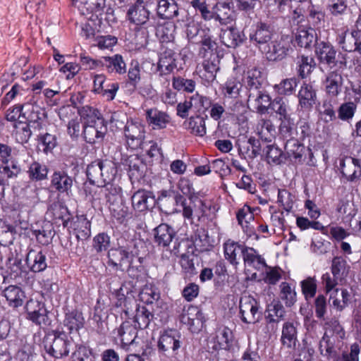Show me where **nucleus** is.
<instances>
[{
    "label": "nucleus",
    "mask_w": 361,
    "mask_h": 361,
    "mask_svg": "<svg viewBox=\"0 0 361 361\" xmlns=\"http://www.w3.org/2000/svg\"><path fill=\"white\" fill-rule=\"evenodd\" d=\"M247 102L253 103L256 109L259 113H264L272 104L271 97L267 94L263 93L259 90L256 92H250L248 94Z\"/></svg>",
    "instance_id": "obj_38"
},
{
    "label": "nucleus",
    "mask_w": 361,
    "mask_h": 361,
    "mask_svg": "<svg viewBox=\"0 0 361 361\" xmlns=\"http://www.w3.org/2000/svg\"><path fill=\"white\" fill-rule=\"evenodd\" d=\"M221 42L227 47L235 48L245 40V35L238 29L230 27L222 29L220 33Z\"/></svg>",
    "instance_id": "obj_32"
},
{
    "label": "nucleus",
    "mask_w": 361,
    "mask_h": 361,
    "mask_svg": "<svg viewBox=\"0 0 361 361\" xmlns=\"http://www.w3.org/2000/svg\"><path fill=\"white\" fill-rule=\"evenodd\" d=\"M283 137L286 140L284 145L286 154L295 162H301L305 152V147L300 143L301 140L290 136Z\"/></svg>",
    "instance_id": "obj_33"
},
{
    "label": "nucleus",
    "mask_w": 361,
    "mask_h": 361,
    "mask_svg": "<svg viewBox=\"0 0 361 361\" xmlns=\"http://www.w3.org/2000/svg\"><path fill=\"white\" fill-rule=\"evenodd\" d=\"M100 63L109 73L123 75L127 72L126 64L123 56L120 54L104 56L102 58Z\"/></svg>",
    "instance_id": "obj_31"
},
{
    "label": "nucleus",
    "mask_w": 361,
    "mask_h": 361,
    "mask_svg": "<svg viewBox=\"0 0 361 361\" xmlns=\"http://www.w3.org/2000/svg\"><path fill=\"white\" fill-rule=\"evenodd\" d=\"M312 130L311 124L306 119H300L295 127L294 121L293 120V124H290V128L288 132L280 134L282 137H294L298 140L303 141L306 138H310L312 135Z\"/></svg>",
    "instance_id": "obj_23"
},
{
    "label": "nucleus",
    "mask_w": 361,
    "mask_h": 361,
    "mask_svg": "<svg viewBox=\"0 0 361 361\" xmlns=\"http://www.w3.org/2000/svg\"><path fill=\"white\" fill-rule=\"evenodd\" d=\"M101 183H111L117 173L116 164L108 159L101 160Z\"/></svg>",
    "instance_id": "obj_48"
},
{
    "label": "nucleus",
    "mask_w": 361,
    "mask_h": 361,
    "mask_svg": "<svg viewBox=\"0 0 361 361\" xmlns=\"http://www.w3.org/2000/svg\"><path fill=\"white\" fill-rule=\"evenodd\" d=\"M27 319L39 326L50 325L51 320L48 316L44 303L37 300H30L25 305Z\"/></svg>",
    "instance_id": "obj_6"
},
{
    "label": "nucleus",
    "mask_w": 361,
    "mask_h": 361,
    "mask_svg": "<svg viewBox=\"0 0 361 361\" xmlns=\"http://www.w3.org/2000/svg\"><path fill=\"white\" fill-rule=\"evenodd\" d=\"M212 20L218 22L221 25H226L234 20V11L227 2H218L213 6Z\"/></svg>",
    "instance_id": "obj_27"
},
{
    "label": "nucleus",
    "mask_w": 361,
    "mask_h": 361,
    "mask_svg": "<svg viewBox=\"0 0 361 361\" xmlns=\"http://www.w3.org/2000/svg\"><path fill=\"white\" fill-rule=\"evenodd\" d=\"M157 14L164 19H170L178 14V6L174 1L160 0L157 5Z\"/></svg>",
    "instance_id": "obj_42"
},
{
    "label": "nucleus",
    "mask_w": 361,
    "mask_h": 361,
    "mask_svg": "<svg viewBox=\"0 0 361 361\" xmlns=\"http://www.w3.org/2000/svg\"><path fill=\"white\" fill-rule=\"evenodd\" d=\"M146 115L147 122L152 126L154 129L164 128L169 122V116L157 109H148Z\"/></svg>",
    "instance_id": "obj_39"
},
{
    "label": "nucleus",
    "mask_w": 361,
    "mask_h": 361,
    "mask_svg": "<svg viewBox=\"0 0 361 361\" xmlns=\"http://www.w3.org/2000/svg\"><path fill=\"white\" fill-rule=\"evenodd\" d=\"M48 172L49 169L46 164L36 161L30 164L27 170L30 179L35 181L47 180Z\"/></svg>",
    "instance_id": "obj_46"
},
{
    "label": "nucleus",
    "mask_w": 361,
    "mask_h": 361,
    "mask_svg": "<svg viewBox=\"0 0 361 361\" xmlns=\"http://www.w3.org/2000/svg\"><path fill=\"white\" fill-rule=\"evenodd\" d=\"M243 258L245 265L252 267L257 270L267 267L265 259L253 247L246 246Z\"/></svg>",
    "instance_id": "obj_35"
},
{
    "label": "nucleus",
    "mask_w": 361,
    "mask_h": 361,
    "mask_svg": "<svg viewBox=\"0 0 361 361\" xmlns=\"http://www.w3.org/2000/svg\"><path fill=\"white\" fill-rule=\"evenodd\" d=\"M78 240H86L91 236V223L85 215L76 216L73 226Z\"/></svg>",
    "instance_id": "obj_34"
},
{
    "label": "nucleus",
    "mask_w": 361,
    "mask_h": 361,
    "mask_svg": "<svg viewBox=\"0 0 361 361\" xmlns=\"http://www.w3.org/2000/svg\"><path fill=\"white\" fill-rule=\"evenodd\" d=\"M180 335L178 330L166 329L160 336L158 341V349L169 357H176L180 348Z\"/></svg>",
    "instance_id": "obj_4"
},
{
    "label": "nucleus",
    "mask_w": 361,
    "mask_h": 361,
    "mask_svg": "<svg viewBox=\"0 0 361 361\" xmlns=\"http://www.w3.org/2000/svg\"><path fill=\"white\" fill-rule=\"evenodd\" d=\"M182 192L185 196L184 201H182L183 215L192 224V213L193 212L197 213L198 210L202 209L203 202L194 192L192 188L189 184L185 188H182Z\"/></svg>",
    "instance_id": "obj_9"
},
{
    "label": "nucleus",
    "mask_w": 361,
    "mask_h": 361,
    "mask_svg": "<svg viewBox=\"0 0 361 361\" xmlns=\"http://www.w3.org/2000/svg\"><path fill=\"white\" fill-rule=\"evenodd\" d=\"M111 214L119 224H123L131 217V213L123 200L115 202L109 206Z\"/></svg>",
    "instance_id": "obj_45"
},
{
    "label": "nucleus",
    "mask_w": 361,
    "mask_h": 361,
    "mask_svg": "<svg viewBox=\"0 0 361 361\" xmlns=\"http://www.w3.org/2000/svg\"><path fill=\"white\" fill-rule=\"evenodd\" d=\"M237 145L239 154L243 158L252 159L261 154L260 141L254 137H250L247 140H239Z\"/></svg>",
    "instance_id": "obj_24"
},
{
    "label": "nucleus",
    "mask_w": 361,
    "mask_h": 361,
    "mask_svg": "<svg viewBox=\"0 0 361 361\" xmlns=\"http://www.w3.org/2000/svg\"><path fill=\"white\" fill-rule=\"evenodd\" d=\"M190 4L196 11L200 12L204 21H211L213 16V7L209 9L206 0H191Z\"/></svg>",
    "instance_id": "obj_62"
},
{
    "label": "nucleus",
    "mask_w": 361,
    "mask_h": 361,
    "mask_svg": "<svg viewBox=\"0 0 361 361\" xmlns=\"http://www.w3.org/2000/svg\"><path fill=\"white\" fill-rule=\"evenodd\" d=\"M47 215L53 220H61L63 227L68 226L69 220V213L68 208L61 202H54L48 208Z\"/></svg>",
    "instance_id": "obj_36"
},
{
    "label": "nucleus",
    "mask_w": 361,
    "mask_h": 361,
    "mask_svg": "<svg viewBox=\"0 0 361 361\" xmlns=\"http://www.w3.org/2000/svg\"><path fill=\"white\" fill-rule=\"evenodd\" d=\"M124 133L127 145L130 149H137L143 145L145 128L140 123L128 121L125 125Z\"/></svg>",
    "instance_id": "obj_12"
},
{
    "label": "nucleus",
    "mask_w": 361,
    "mask_h": 361,
    "mask_svg": "<svg viewBox=\"0 0 361 361\" xmlns=\"http://www.w3.org/2000/svg\"><path fill=\"white\" fill-rule=\"evenodd\" d=\"M341 173L348 181L353 182L361 176L360 160L353 157L344 158L340 164Z\"/></svg>",
    "instance_id": "obj_26"
},
{
    "label": "nucleus",
    "mask_w": 361,
    "mask_h": 361,
    "mask_svg": "<svg viewBox=\"0 0 361 361\" xmlns=\"http://www.w3.org/2000/svg\"><path fill=\"white\" fill-rule=\"evenodd\" d=\"M249 39L269 61L282 60L288 55L290 48L289 42L283 37H279L273 26L264 22L257 23Z\"/></svg>",
    "instance_id": "obj_1"
},
{
    "label": "nucleus",
    "mask_w": 361,
    "mask_h": 361,
    "mask_svg": "<svg viewBox=\"0 0 361 361\" xmlns=\"http://www.w3.org/2000/svg\"><path fill=\"white\" fill-rule=\"evenodd\" d=\"M145 245L141 240H135L130 243L128 249L123 247L111 250L108 252V264L116 270L124 271L126 259L130 258L137 259L141 256L142 251H145Z\"/></svg>",
    "instance_id": "obj_3"
},
{
    "label": "nucleus",
    "mask_w": 361,
    "mask_h": 361,
    "mask_svg": "<svg viewBox=\"0 0 361 361\" xmlns=\"http://www.w3.org/2000/svg\"><path fill=\"white\" fill-rule=\"evenodd\" d=\"M102 192L104 194L106 202L111 204L122 200L121 192V188L117 185L110 183H104Z\"/></svg>",
    "instance_id": "obj_58"
},
{
    "label": "nucleus",
    "mask_w": 361,
    "mask_h": 361,
    "mask_svg": "<svg viewBox=\"0 0 361 361\" xmlns=\"http://www.w3.org/2000/svg\"><path fill=\"white\" fill-rule=\"evenodd\" d=\"M156 35L160 38L163 42H173L175 39L176 25L174 23L169 21L164 25H155Z\"/></svg>",
    "instance_id": "obj_43"
},
{
    "label": "nucleus",
    "mask_w": 361,
    "mask_h": 361,
    "mask_svg": "<svg viewBox=\"0 0 361 361\" xmlns=\"http://www.w3.org/2000/svg\"><path fill=\"white\" fill-rule=\"evenodd\" d=\"M153 317L154 315L146 307L140 305L137 307L134 319L135 322L137 324L140 329H144L147 328Z\"/></svg>",
    "instance_id": "obj_55"
},
{
    "label": "nucleus",
    "mask_w": 361,
    "mask_h": 361,
    "mask_svg": "<svg viewBox=\"0 0 361 361\" xmlns=\"http://www.w3.org/2000/svg\"><path fill=\"white\" fill-rule=\"evenodd\" d=\"M106 0H74L73 5L81 15H91L89 19L93 20V17L98 18L104 13L106 7Z\"/></svg>",
    "instance_id": "obj_13"
},
{
    "label": "nucleus",
    "mask_w": 361,
    "mask_h": 361,
    "mask_svg": "<svg viewBox=\"0 0 361 361\" xmlns=\"http://www.w3.org/2000/svg\"><path fill=\"white\" fill-rule=\"evenodd\" d=\"M4 294L10 305L17 307L23 304V292L16 286H9L4 291Z\"/></svg>",
    "instance_id": "obj_52"
},
{
    "label": "nucleus",
    "mask_w": 361,
    "mask_h": 361,
    "mask_svg": "<svg viewBox=\"0 0 361 361\" xmlns=\"http://www.w3.org/2000/svg\"><path fill=\"white\" fill-rule=\"evenodd\" d=\"M25 262L29 269L34 273L43 271L47 267L46 254L39 247L29 249Z\"/></svg>",
    "instance_id": "obj_20"
},
{
    "label": "nucleus",
    "mask_w": 361,
    "mask_h": 361,
    "mask_svg": "<svg viewBox=\"0 0 361 361\" xmlns=\"http://www.w3.org/2000/svg\"><path fill=\"white\" fill-rule=\"evenodd\" d=\"M219 63L218 55L212 54L207 59L202 62V70H200L201 78L209 83L213 82L219 70Z\"/></svg>",
    "instance_id": "obj_29"
},
{
    "label": "nucleus",
    "mask_w": 361,
    "mask_h": 361,
    "mask_svg": "<svg viewBox=\"0 0 361 361\" xmlns=\"http://www.w3.org/2000/svg\"><path fill=\"white\" fill-rule=\"evenodd\" d=\"M121 348L126 350H136L140 341L137 338V327L129 322H123L118 329Z\"/></svg>",
    "instance_id": "obj_10"
},
{
    "label": "nucleus",
    "mask_w": 361,
    "mask_h": 361,
    "mask_svg": "<svg viewBox=\"0 0 361 361\" xmlns=\"http://www.w3.org/2000/svg\"><path fill=\"white\" fill-rule=\"evenodd\" d=\"M46 114L35 103L26 102L24 104L23 118H25L27 123L32 128L40 130L44 125Z\"/></svg>",
    "instance_id": "obj_14"
},
{
    "label": "nucleus",
    "mask_w": 361,
    "mask_h": 361,
    "mask_svg": "<svg viewBox=\"0 0 361 361\" xmlns=\"http://www.w3.org/2000/svg\"><path fill=\"white\" fill-rule=\"evenodd\" d=\"M183 126L192 134L203 136L206 133L205 122L200 116H191L184 121Z\"/></svg>",
    "instance_id": "obj_47"
},
{
    "label": "nucleus",
    "mask_w": 361,
    "mask_h": 361,
    "mask_svg": "<svg viewBox=\"0 0 361 361\" xmlns=\"http://www.w3.org/2000/svg\"><path fill=\"white\" fill-rule=\"evenodd\" d=\"M16 129V140L20 143L27 142L31 137L32 132L30 130V126L26 122L19 121L18 123L13 124Z\"/></svg>",
    "instance_id": "obj_61"
},
{
    "label": "nucleus",
    "mask_w": 361,
    "mask_h": 361,
    "mask_svg": "<svg viewBox=\"0 0 361 361\" xmlns=\"http://www.w3.org/2000/svg\"><path fill=\"white\" fill-rule=\"evenodd\" d=\"M298 73L302 78H306L315 66L312 57L301 56L298 58Z\"/></svg>",
    "instance_id": "obj_64"
},
{
    "label": "nucleus",
    "mask_w": 361,
    "mask_h": 361,
    "mask_svg": "<svg viewBox=\"0 0 361 361\" xmlns=\"http://www.w3.org/2000/svg\"><path fill=\"white\" fill-rule=\"evenodd\" d=\"M259 302L250 295H245L240 300V317L243 323L255 324L259 320Z\"/></svg>",
    "instance_id": "obj_5"
},
{
    "label": "nucleus",
    "mask_w": 361,
    "mask_h": 361,
    "mask_svg": "<svg viewBox=\"0 0 361 361\" xmlns=\"http://www.w3.org/2000/svg\"><path fill=\"white\" fill-rule=\"evenodd\" d=\"M21 169L18 163L13 160L7 161V163L1 162L0 164V174L1 175V178L4 179V178H15L18 176V175L20 173Z\"/></svg>",
    "instance_id": "obj_59"
},
{
    "label": "nucleus",
    "mask_w": 361,
    "mask_h": 361,
    "mask_svg": "<svg viewBox=\"0 0 361 361\" xmlns=\"http://www.w3.org/2000/svg\"><path fill=\"white\" fill-rule=\"evenodd\" d=\"M132 206L138 212L152 209L156 204L155 197L152 192L139 190L131 197Z\"/></svg>",
    "instance_id": "obj_19"
},
{
    "label": "nucleus",
    "mask_w": 361,
    "mask_h": 361,
    "mask_svg": "<svg viewBox=\"0 0 361 361\" xmlns=\"http://www.w3.org/2000/svg\"><path fill=\"white\" fill-rule=\"evenodd\" d=\"M319 115L320 119L324 123L334 121L337 118L335 106L331 99L324 100L322 108L319 111Z\"/></svg>",
    "instance_id": "obj_56"
},
{
    "label": "nucleus",
    "mask_w": 361,
    "mask_h": 361,
    "mask_svg": "<svg viewBox=\"0 0 361 361\" xmlns=\"http://www.w3.org/2000/svg\"><path fill=\"white\" fill-rule=\"evenodd\" d=\"M63 324L70 332L77 331L83 326L84 318L81 312L73 310L66 314Z\"/></svg>",
    "instance_id": "obj_49"
},
{
    "label": "nucleus",
    "mask_w": 361,
    "mask_h": 361,
    "mask_svg": "<svg viewBox=\"0 0 361 361\" xmlns=\"http://www.w3.org/2000/svg\"><path fill=\"white\" fill-rule=\"evenodd\" d=\"M281 341L283 345L288 348H294L298 342L297 330L293 322H285L282 328Z\"/></svg>",
    "instance_id": "obj_37"
},
{
    "label": "nucleus",
    "mask_w": 361,
    "mask_h": 361,
    "mask_svg": "<svg viewBox=\"0 0 361 361\" xmlns=\"http://www.w3.org/2000/svg\"><path fill=\"white\" fill-rule=\"evenodd\" d=\"M320 354L331 361H360V346L357 343L351 344L346 350L338 353L335 347V340L326 332L319 341Z\"/></svg>",
    "instance_id": "obj_2"
},
{
    "label": "nucleus",
    "mask_w": 361,
    "mask_h": 361,
    "mask_svg": "<svg viewBox=\"0 0 361 361\" xmlns=\"http://www.w3.org/2000/svg\"><path fill=\"white\" fill-rule=\"evenodd\" d=\"M295 40L299 47L305 49L316 47L318 43L315 30L308 25H298L295 33Z\"/></svg>",
    "instance_id": "obj_21"
},
{
    "label": "nucleus",
    "mask_w": 361,
    "mask_h": 361,
    "mask_svg": "<svg viewBox=\"0 0 361 361\" xmlns=\"http://www.w3.org/2000/svg\"><path fill=\"white\" fill-rule=\"evenodd\" d=\"M130 23L137 25H146V28L154 27L155 19L149 18V11L145 8L143 0H137L127 13Z\"/></svg>",
    "instance_id": "obj_7"
},
{
    "label": "nucleus",
    "mask_w": 361,
    "mask_h": 361,
    "mask_svg": "<svg viewBox=\"0 0 361 361\" xmlns=\"http://www.w3.org/2000/svg\"><path fill=\"white\" fill-rule=\"evenodd\" d=\"M315 52L321 63L330 68H335L336 50L331 43L324 41L317 43Z\"/></svg>",
    "instance_id": "obj_25"
},
{
    "label": "nucleus",
    "mask_w": 361,
    "mask_h": 361,
    "mask_svg": "<svg viewBox=\"0 0 361 361\" xmlns=\"http://www.w3.org/2000/svg\"><path fill=\"white\" fill-rule=\"evenodd\" d=\"M106 133L105 121H97L96 123L83 125L82 135L87 143L99 144L103 141Z\"/></svg>",
    "instance_id": "obj_18"
},
{
    "label": "nucleus",
    "mask_w": 361,
    "mask_h": 361,
    "mask_svg": "<svg viewBox=\"0 0 361 361\" xmlns=\"http://www.w3.org/2000/svg\"><path fill=\"white\" fill-rule=\"evenodd\" d=\"M144 257H139L137 259L130 258L126 259L125 270L128 276L133 279H137L143 271L142 264L143 263Z\"/></svg>",
    "instance_id": "obj_57"
},
{
    "label": "nucleus",
    "mask_w": 361,
    "mask_h": 361,
    "mask_svg": "<svg viewBox=\"0 0 361 361\" xmlns=\"http://www.w3.org/2000/svg\"><path fill=\"white\" fill-rule=\"evenodd\" d=\"M80 119L83 121V125L96 123L97 121H104L99 110L88 105L78 109Z\"/></svg>",
    "instance_id": "obj_40"
},
{
    "label": "nucleus",
    "mask_w": 361,
    "mask_h": 361,
    "mask_svg": "<svg viewBox=\"0 0 361 361\" xmlns=\"http://www.w3.org/2000/svg\"><path fill=\"white\" fill-rule=\"evenodd\" d=\"M357 110V103L348 102L342 104L338 109V118L343 121L349 122L351 121Z\"/></svg>",
    "instance_id": "obj_60"
},
{
    "label": "nucleus",
    "mask_w": 361,
    "mask_h": 361,
    "mask_svg": "<svg viewBox=\"0 0 361 361\" xmlns=\"http://www.w3.org/2000/svg\"><path fill=\"white\" fill-rule=\"evenodd\" d=\"M154 241L159 245L163 247L169 245L170 243H173V247L171 249V252L174 255L178 257L180 250L179 247L180 243L178 238L173 242L174 237V231L172 228L166 224H161L154 229Z\"/></svg>",
    "instance_id": "obj_8"
},
{
    "label": "nucleus",
    "mask_w": 361,
    "mask_h": 361,
    "mask_svg": "<svg viewBox=\"0 0 361 361\" xmlns=\"http://www.w3.org/2000/svg\"><path fill=\"white\" fill-rule=\"evenodd\" d=\"M139 298L145 304H152L154 301L159 300V293L154 286L145 285L140 291Z\"/></svg>",
    "instance_id": "obj_63"
},
{
    "label": "nucleus",
    "mask_w": 361,
    "mask_h": 361,
    "mask_svg": "<svg viewBox=\"0 0 361 361\" xmlns=\"http://www.w3.org/2000/svg\"><path fill=\"white\" fill-rule=\"evenodd\" d=\"M93 91L101 94L108 101L113 100L119 89V84L116 82L106 81L105 75H96L93 81Z\"/></svg>",
    "instance_id": "obj_17"
},
{
    "label": "nucleus",
    "mask_w": 361,
    "mask_h": 361,
    "mask_svg": "<svg viewBox=\"0 0 361 361\" xmlns=\"http://www.w3.org/2000/svg\"><path fill=\"white\" fill-rule=\"evenodd\" d=\"M46 351L56 358H61L68 355L69 350L68 349V341L61 338L56 337L52 343L49 346H45Z\"/></svg>",
    "instance_id": "obj_41"
},
{
    "label": "nucleus",
    "mask_w": 361,
    "mask_h": 361,
    "mask_svg": "<svg viewBox=\"0 0 361 361\" xmlns=\"http://www.w3.org/2000/svg\"><path fill=\"white\" fill-rule=\"evenodd\" d=\"M73 185V178L63 170H55L50 178V187L59 194L69 196Z\"/></svg>",
    "instance_id": "obj_16"
},
{
    "label": "nucleus",
    "mask_w": 361,
    "mask_h": 361,
    "mask_svg": "<svg viewBox=\"0 0 361 361\" xmlns=\"http://www.w3.org/2000/svg\"><path fill=\"white\" fill-rule=\"evenodd\" d=\"M271 109L279 116L280 121L279 133L288 132L290 124H293V118L289 114L288 102L282 97H276L271 104Z\"/></svg>",
    "instance_id": "obj_15"
},
{
    "label": "nucleus",
    "mask_w": 361,
    "mask_h": 361,
    "mask_svg": "<svg viewBox=\"0 0 361 361\" xmlns=\"http://www.w3.org/2000/svg\"><path fill=\"white\" fill-rule=\"evenodd\" d=\"M343 78L338 69L330 71L324 82L326 92L331 97H337L342 90Z\"/></svg>",
    "instance_id": "obj_30"
},
{
    "label": "nucleus",
    "mask_w": 361,
    "mask_h": 361,
    "mask_svg": "<svg viewBox=\"0 0 361 361\" xmlns=\"http://www.w3.org/2000/svg\"><path fill=\"white\" fill-rule=\"evenodd\" d=\"M279 297L286 307H292L297 300V294L295 288L287 282H282L280 285Z\"/></svg>",
    "instance_id": "obj_53"
},
{
    "label": "nucleus",
    "mask_w": 361,
    "mask_h": 361,
    "mask_svg": "<svg viewBox=\"0 0 361 361\" xmlns=\"http://www.w3.org/2000/svg\"><path fill=\"white\" fill-rule=\"evenodd\" d=\"M238 224L242 226L244 231L250 234L252 232L250 228V223L254 219V214L251 211V208L247 205H244L240 209L236 214Z\"/></svg>",
    "instance_id": "obj_54"
},
{
    "label": "nucleus",
    "mask_w": 361,
    "mask_h": 361,
    "mask_svg": "<svg viewBox=\"0 0 361 361\" xmlns=\"http://www.w3.org/2000/svg\"><path fill=\"white\" fill-rule=\"evenodd\" d=\"M298 106L305 111H310L317 100V92L310 84L304 83L298 92Z\"/></svg>",
    "instance_id": "obj_22"
},
{
    "label": "nucleus",
    "mask_w": 361,
    "mask_h": 361,
    "mask_svg": "<svg viewBox=\"0 0 361 361\" xmlns=\"http://www.w3.org/2000/svg\"><path fill=\"white\" fill-rule=\"evenodd\" d=\"M246 245L243 243H239L231 239L227 240L224 243V253L225 259L232 265L237 267L239 264V258L243 256L244 248Z\"/></svg>",
    "instance_id": "obj_28"
},
{
    "label": "nucleus",
    "mask_w": 361,
    "mask_h": 361,
    "mask_svg": "<svg viewBox=\"0 0 361 361\" xmlns=\"http://www.w3.org/2000/svg\"><path fill=\"white\" fill-rule=\"evenodd\" d=\"M285 313V309L279 302L268 305L265 314L266 333L271 335L276 332L279 323L284 319Z\"/></svg>",
    "instance_id": "obj_11"
},
{
    "label": "nucleus",
    "mask_w": 361,
    "mask_h": 361,
    "mask_svg": "<svg viewBox=\"0 0 361 361\" xmlns=\"http://www.w3.org/2000/svg\"><path fill=\"white\" fill-rule=\"evenodd\" d=\"M198 313L197 308L192 305H189L187 310L184 308L182 312V324H187L192 332L197 330L195 326L200 324Z\"/></svg>",
    "instance_id": "obj_50"
},
{
    "label": "nucleus",
    "mask_w": 361,
    "mask_h": 361,
    "mask_svg": "<svg viewBox=\"0 0 361 361\" xmlns=\"http://www.w3.org/2000/svg\"><path fill=\"white\" fill-rule=\"evenodd\" d=\"M331 271L332 275L336 279H340L343 281L348 275L350 266L343 257H335L332 259Z\"/></svg>",
    "instance_id": "obj_44"
},
{
    "label": "nucleus",
    "mask_w": 361,
    "mask_h": 361,
    "mask_svg": "<svg viewBox=\"0 0 361 361\" xmlns=\"http://www.w3.org/2000/svg\"><path fill=\"white\" fill-rule=\"evenodd\" d=\"M218 345L213 347L214 350L219 348L230 350L233 345V334L232 331L228 327H224L220 329L216 336Z\"/></svg>",
    "instance_id": "obj_51"
}]
</instances>
